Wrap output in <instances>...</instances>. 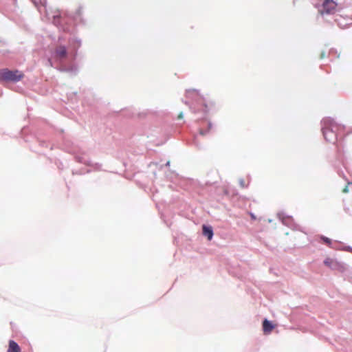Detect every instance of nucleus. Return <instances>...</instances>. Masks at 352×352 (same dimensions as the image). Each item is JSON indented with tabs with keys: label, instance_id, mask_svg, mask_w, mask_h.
<instances>
[{
	"label": "nucleus",
	"instance_id": "f257e3e1",
	"mask_svg": "<svg viewBox=\"0 0 352 352\" xmlns=\"http://www.w3.org/2000/svg\"><path fill=\"white\" fill-rule=\"evenodd\" d=\"M344 126L337 124L331 118L322 120V133L324 138L329 142L334 143L338 138L339 133L344 131Z\"/></svg>",
	"mask_w": 352,
	"mask_h": 352
},
{
	"label": "nucleus",
	"instance_id": "f03ea898",
	"mask_svg": "<svg viewBox=\"0 0 352 352\" xmlns=\"http://www.w3.org/2000/svg\"><path fill=\"white\" fill-rule=\"evenodd\" d=\"M24 76L22 72L13 69L10 70L7 68L0 69V80L6 82H18Z\"/></svg>",
	"mask_w": 352,
	"mask_h": 352
},
{
	"label": "nucleus",
	"instance_id": "7ed1b4c3",
	"mask_svg": "<svg viewBox=\"0 0 352 352\" xmlns=\"http://www.w3.org/2000/svg\"><path fill=\"white\" fill-rule=\"evenodd\" d=\"M337 3L334 0H324L321 8H318L320 14H333L336 9Z\"/></svg>",
	"mask_w": 352,
	"mask_h": 352
},
{
	"label": "nucleus",
	"instance_id": "20e7f679",
	"mask_svg": "<svg viewBox=\"0 0 352 352\" xmlns=\"http://www.w3.org/2000/svg\"><path fill=\"white\" fill-rule=\"evenodd\" d=\"M324 264L333 270H338L340 267H342L341 265L338 262L330 258H326L324 261Z\"/></svg>",
	"mask_w": 352,
	"mask_h": 352
},
{
	"label": "nucleus",
	"instance_id": "39448f33",
	"mask_svg": "<svg viewBox=\"0 0 352 352\" xmlns=\"http://www.w3.org/2000/svg\"><path fill=\"white\" fill-rule=\"evenodd\" d=\"M67 51L64 46L57 47L54 51V56L56 58L62 59L66 57Z\"/></svg>",
	"mask_w": 352,
	"mask_h": 352
},
{
	"label": "nucleus",
	"instance_id": "423d86ee",
	"mask_svg": "<svg viewBox=\"0 0 352 352\" xmlns=\"http://www.w3.org/2000/svg\"><path fill=\"white\" fill-rule=\"evenodd\" d=\"M275 326L267 319H265L263 322V330L265 334H270L274 329Z\"/></svg>",
	"mask_w": 352,
	"mask_h": 352
},
{
	"label": "nucleus",
	"instance_id": "0eeeda50",
	"mask_svg": "<svg viewBox=\"0 0 352 352\" xmlns=\"http://www.w3.org/2000/svg\"><path fill=\"white\" fill-rule=\"evenodd\" d=\"M7 352H21V347L14 340H10L8 343Z\"/></svg>",
	"mask_w": 352,
	"mask_h": 352
},
{
	"label": "nucleus",
	"instance_id": "6e6552de",
	"mask_svg": "<svg viewBox=\"0 0 352 352\" xmlns=\"http://www.w3.org/2000/svg\"><path fill=\"white\" fill-rule=\"evenodd\" d=\"M187 96L189 98L195 99L196 101H205V99L195 90L188 91Z\"/></svg>",
	"mask_w": 352,
	"mask_h": 352
},
{
	"label": "nucleus",
	"instance_id": "1a4fd4ad",
	"mask_svg": "<svg viewBox=\"0 0 352 352\" xmlns=\"http://www.w3.org/2000/svg\"><path fill=\"white\" fill-rule=\"evenodd\" d=\"M203 234L206 236L209 241H210L213 236V231L211 227L203 226Z\"/></svg>",
	"mask_w": 352,
	"mask_h": 352
},
{
	"label": "nucleus",
	"instance_id": "9d476101",
	"mask_svg": "<svg viewBox=\"0 0 352 352\" xmlns=\"http://www.w3.org/2000/svg\"><path fill=\"white\" fill-rule=\"evenodd\" d=\"M53 17H54V21H53L54 23L56 25H59L60 24V22H59L60 16L58 15H54Z\"/></svg>",
	"mask_w": 352,
	"mask_h": 352
},
{
	"label": "nucleus",
	"instance_id": "9b49d317",
	"mask_svg": "<svg viewBox=\"0 0 352 352\" xmlns=\"http://www.w3.org/2000/svg\"><path fill=\"white\" fill-rule=\"evenodd\" d=\"M324 241L326 243H328V244H330L331 243V240L327 237H323L322 238Z\"/></svg>",
	"mask_w": 352,
	"mask_h": 352
},
{
	"label": "nucleus",
	"instance_id": "f8f14e48",
	"mask_svg": "<svg viewBox=\"0 0 352 352\" xmlns=\"http://www.w3.org/2000/svg\"><path fill=\"white\" fill-rule=\"evenodd\" d=\"M183 118V113H180L179 115H178V119H182Z\"/></svg>",
	"mask_w": 352,
	"mask_h": 352
},
{
	"label": "nucleus",
	"instance_id": "ddd939ff",
	"mask_svg": "<svg viewBox=\"0 0 352 352\" xmlns=\"http://www.w3.org/2000/svg\"><path fill=\"white\" fill-rule=\"evenodd\" d=\"M347 191H348V190H347L346 187L343 189L344 192H346Z\"/></svg>",
	"mask_w": 352,
	"mask_h": 352
},
{
	"label": "nucleus",
	"instance_id": "4468645a",
	"mask_svg": "<svg viewBox=\"0 0 352 352\" xmlns=\"http://www.w3.org/2000/svg\"><path fill=\"white\" fill-rule=\"evenodd\" d=\"M200 134H201V135H205V133H204V132L202 131V130H200Z\"/></svg>",
	"mask_w": 352,
	"mask_h": 352
},
{
	"label": "nucleus",
	"instance_id": "2eb2a0df",
	"mask_svg": "<svg viewBox=\"0 0 352 352\" xmlns=\"http://www.w3.org/2000/svg\"><path fill=\"white\" fill-rule=\"evenodd\" d=\"M208 126H209V128L211 127V124L210 123L208 124Z\"/></svg>",
	"mask_w": 352,
	"mask_h": 352
}]
</instances>
